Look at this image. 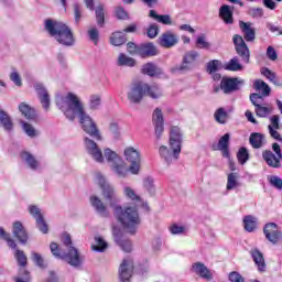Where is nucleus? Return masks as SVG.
Returning <instances> with one entry per match:
<instances>
[{
    "label": "nucleus",
    "mask_w": 282,
    "mask_h": 282,
    "mask_svg": "<svg viewBox=\"0 0 282 282\" xmlns=\"http://www.w3.org/2000/svg\"><path fill=\"white\" fill-rule=\"evenodd\" d=\"M170 148L171 150L166 145H162L159 149V153L167 166L175 160H180V153H182V132L177 127H173L170 131Z\"/></svg>",
    "instance_id": "obj_4"
},
{
    "label": "nucleus",
    "mask_w": 282,
    "mask_h": 282,
    "mask_svg": "<svg viewBox=\"0 0 282 282\" xmlns=\"http://www.w3.org/2000/svg\"><path fill=\"white\" fill-rule=\"evenodd\" d=\"M239 28L243 34L245 41H247L248 43H252V41L257 39V32L254 28H252V23L240 21Z\"/></svg>",
    "instance_id": "obj_20"
},
{
    "label": "nucleus",
    "mask_w": 282,
    "mask_h": 282,
    "mask_svg": "<svg viewBox=\"0 0 282 282\" xmlns=\"http://www.w3.org/2000/svg\"><path fill=\"white\" fill-rule=\"evenodd\" d=\"M180 42V37L173 31H165L160 37L159 43L165 50H171L175 47V44Z\"/></svg>",
    "instance_id": "obj_15"
},
{
    "label": "nucleus",
    "mask_w": 282,
    "mask_h": 282,
    "mask_svg": "<svg viewBox=\"0 0 282 282\" xmlns=\"http://www.w3.org/2000/svg\"><path fill=\"white\" fill-rule=\"evenodd\" d=\"M196 47L198 50H210V44L208 41H206V36L205 35H200L197 37L196 40Z\"/></svg>",
    "instance_id": "obj_50"
},
{
    "label": "nucleus",
    "mask_w": 282,
    "mask_h": 282,
    "mask_svg": "<svg viewBox=\"0 0 282 282\" xmlns=\"http://www.w3.org/2000/svg\"><path fill=\"white\" fill-rule=\"evenodd\" d=\"M14 257H15L19 265H21V268H25L28 265V256H25V252L17 249Z\"/></svg>",
    "instance_id": "obj_48"
},
{
    "label": "nucleus",
    "mask_w": 282,
    "mask_h": 282,
    "mask_svg": "<svg viewBox=\"0 0 282 282\" xmlns=\"http://www.w3.org/2000/svg\"><path fill=\"white\" fill-rule=\"evenodd\" d=\"M243 227L247 232H254L257 230V218L252 215L245 216Z\"/></svg>",
    "instance_id": "obj_33"
},
{
    "label": "nucleus",
    "mask_w": 282,
    "mask_h": 282,
    "mask_svg": "<svg viewBox=\"0 0 282 282\" xmlns=\"http://www.w3.org/2000/svg\"><path fill=\"white\" fill-rule=\"evenodd\" d=\"M45 30L51 36H54V39L57 40V43L66 46L74 45V34L72 33V30L65 25V23L54 20H46Z\"/></svg>",
    "instance_id": "obj_6"
},
{
    "label": "nucleus",
    "mask_w": 282,
    "mask_h": 282,
    "mask_svg": "<svg viewBox=\"0 0 282 282\" xmlns=\"http://www.w3.org/2000/svg\"><path fill=\"white\" fill-rule=\"evenodd\" d=\"M243 85H246V82L238 77H223L220 80V89L224 94L239 91Z\"/></svg>",
    "instance_id": "obj_10"
},
{
    "label": "nucleus",
    "mask_w": 282,
    "mask_h": 282,
    "mask_svg": "<svg viewBox=\"0 0 282 282\" xmlns=\"http://www.w3.org/2000/svg\"><path fill=\"white\" fill-rule=\"evenodd\" d=\"M232 41L238 56L242 58L243 63H250V48H248V44L243 41V36L235 34Z\"/></svg>",
    "instance_id": "obj_11"
},
{
    "label": "nucleus",
    "mask_w": 282,
    "mask_h": 282,
    "mask_svg": "<svg viewBox=\"0 0 282 282\" xmlns=\"http://www.w3.org/2000/svg\"><path fill=\"white\" fill-rule=\"evenodd\" d=\"M35 90L37 91L40 102L43 109H50V94L43 84H35Z\"/></svg>",
    "instance_id": "obj_23"
},
{
    "label": "nucleus",
    "mask_w": 282,
    "mask_h": 282,
    "mask_svg": "<svg viewBox=\"0 0 282 282\" xmlns=\"http://www.w3.org/2000/svg\"><path fill=\"white\" fill-rule=\"evenodd\" d=\"M123 195L127 199H130V202L134 203V206H138V204H142V197L135 193V189L130 186L123 187Z\"/></svg>",
    "instance_id": "obj_28"
},
{
    "label": "nucleus",
    "mask_w": 282,
    "mask_h": 282,
    "mask_svg": "<svg viewBox=\"0 0 282 282\" xmlns=\"http://www.w3.org/2000/svg\"><path fill=\"white\" fill-rule=\"evenodd\" d=\"M152 122L155 128L156 138H161L162 133H164V117L162 116V110L160 108L154 110Z\"/></svg>",
    "instance_id": "obj_18"
},
{
    "label": "nucleus",
    "mask_w": 282,
    "mask_h": 282,
    "mask_svg": "<svg viewBox=\"0 0 282 282\" xmlns=\"http://www.w3.org/2000/svg\"><path fill=\"white\" fill-rule=\"evenodd\" d=\"M143 188H145L150 195L155 193V184L151 176H148L143 180Z\"/></svg>",
    "instance_id": "obj_49"
},
{
    "label": "nucleus",
    "mask_w": 282,
    "mask_h": 282,
    "mask_svg": "<svg viewBox=\"0 0 282 282\" xmlns=\"http://www.w3.org/2000/svg\"><path fill=\"white\" fill-rule=\"evenodd\" d=\"M198 56H199V53H197V51H191V52L186 53V55L184 56V64L191 65V64L195 63V61H197Z\"/></svg>",
    "instance_id": "obj_51"
},
{
    "label": "nucleus",
    "mask_w": 282,
    "mask_h": 282,
    "mask_svg": "<svg viewBox=\"0 0 282 282\" xmlns=\"http://www.w3.org/2000/svg\"><path fill=\"white\" fill-rule=\"evenodd\" d=\"M19 111L26 120H34L36 118V111L25 102L19 105Z\"/></svg>",
    "instance_id": "obj_30"
},
{
    "label": "nucleus",
    "mask_w": 282,
    "mask_h": 282,
    "mask_svg": "<svg viewBox=\"0 0 282 282\" xmlns=\"http://www.w3.org/2000/svg\"><path fill=\"white\" fill-rule=\"evenodd\" d=\"M30 213L33 215L34 219L36 220V226L41 232L44 235H47L48 228L47 223H45V219L43 218V215L41 214V209L36 206L29 207Z\"/></svg>",
    "instance_id": "obj_17"
},
{
    "label": "nucleus",
    "mask_w": 282,
    "mask_h": 282,
    "mask_svg": "<svg viewBox=\"0 0 282 282\" xmlns=\"http://www.w3.org/2000/svg\"><path fill=\"white\" fill-rule=\"evenodd\" d=\"M113 215L121 223L123 230L130 235H135L138 226H140V214L138 213V205L133 206H118L113 209Z\"/></svg>",
    "instance_id": "obj_2"
},
{
    "label": "nucleus",
    "mask_w": 282,
    "mask_h": 282,
    "mask_svg": "<svg viewBox=\"0 0 282 282\" xmlns=\"http://www.w3.org/2000/svg\"><path fill=\"white\" fill-rule=\"evenodd\" d=\"M20 158H21V160H23V162H26V164L33 171H36V169H39V161H36V159H34V156L32 154H30L29 152H22L20 154Z\"/></svg>",
    "instance_id": "obj_34"
},
{
    "label": "nucleus",
    "mask_w": 282,
    "mask_h": 282,
    "mask_svg": "<svg viewBox=\"0 0 282 282\" xmlns=\"http://www.w3.org/2000/svg\"><path fill=\"white\" fill-rule=\"evenodd\" d=\"M110 42L117 47L120 45H124V43H127V35H124V33L122 32H115L110 37Z\"/></svg>",
    "instance_id": "obj_38"
},
{
    "label": "nucleus",
    "mask_w": 282,
    "mask_h": 282,
    "mask_svg": "<svg viewBox=\"0 0 282 282\" xmlns=\"http://www.w3.org/2000/svg\"><path fill=\"white\" fill-rule=\"evenodd\" d=\"M0 122L2 127L6 129V131H12V119L6 111L0 110Z\"/></svg>",
    "instance_id": "obj_40"
},
{
    "label": "nucleus",
    "mask_w": 282,
    "mask_h": 282,
    "mask_svg": "<svg viewBox=\"0 0 282 282\" xmlns=\"http://www.w3.org/2000/svg\"><path fill=\"white\" fill-rule=\"evenodd\" d=\"M225 69L228 72H241L243 69V65L239 63V57H232L226 65Z\"/></svg>",
    "instance_id": "obj_36"
},
{
    "label": "nucleus",
    "mask_w": 282,
    "mask_h": 282,
    "mask_svg": "<svg viewBox=\"0 0 282 282\" xmlns=\"http://www.w3.org/2000/svg\"><path fill=\"white\" fill-rule=\"evenodd\" d=\"M88 36L90 41L95 43V45H98V36H99L98 29L91 28L90 30H88Z\"/></svg>",
    "instance_id": "obj_61"
},
{
    "label": "nucleus",
    "mask_w": 282,
    "mask_h": 282,
    "mask_svg": "<svg viewBox=\"0 0 282 282\" xmlns=\"http://www.w3.org/2000/svg\"><path fill=\"white\" fill-rule=\"evenodd\" d=\"M158 34H160V26L155 23L151 24L148 28V36L149 39H155V36H158Z\"/></svg>",
    "instance_id": "obj_56"
},
{
    "label": "nucleus",
    "mask_w": 282,
    "mask_h": 282,
    "mask_svg": "<svg viewBox=\"0 0 282 282\" xmlns=\"http://www.w3.org/2000/svg\"><path fill=\"white\" fill-rule=\"evenodd\" d=\"M214 118L216 122H219V124H226L228 120V112H226V109L218 108L214 115Z\"/></svg>",
    "instance_id": "obj_44"
},
{
    "label": "nucleus",
    "mask_w": 282,
    "mask_h": 282,
    "mask_svg": "<svg viewBox=\"0 0 282 282\" xmlns=\"http://www.w3.org/2000/svg\"><path fill=\"white\" fill-rule=\"evenodd\" d=\"M86 151L89 155H91L93 160L96 162L102 163L105 162V158L102 156V151L98 148V144L94 142V140L89 138L84 139Z\"/></svg>",
    "instance_id": "obj_14"
},
{
    "label": "nucleus",
    "mask_w": 282,
    "mask_h": 282,
    "mask_svg": "<svg viewBox=\"0 0 282 282\" xmlns=\"http://www.w3.org/2000/svg\"><path fill=\"white\" fill-rule=\"evenodd\" d=\"M219 17H221L223 21L227 24L234 23L232 11H230V7L228 4L220 7Z\"/></svg>",
    "instance_id": "obj_32"
},
{
    "label": "nucleus",
    "mask_w": 282,
    "mask_h": 282,
    "mask_svg": "<svg viewBox=\"0 0 282 282\" xmlns=\"http://www.w3.org/2000/svg\"><path fill=\"white\" fill-rule=\"evenodd\" d=\"M57 107L64 111V115L68 120H74L76 116H78L83 131L88 133V135H91V138L102 140V135H100V130H98L96 121L85 112V107H83V102H80V99L76 95L68 93L65 99H57Z\"/></svg>",
    "instance_id": "obj_1"
},
{
    "label": "nucleus",
    "mask_w": 282,
    "mask_h": 282,
    "mask_svg": "<svg viewBox=\"0 0 282 282\" xmlns=\"http://www.w3.org/2000/svg\"><path fill=\"white\" fill-rule=\"evenodd\" d=\"M253 88L256 91H261V96H270V86H268L265 82L261 79H257L253 83Z\"/></svg>",
    "instance_id": "obj_39"
},
{
    "label": "nucleus",
    "mask_w": 282,
    "mask_h": 282,
    "mask_svg": "<svg viewBox=\"0 0 282 282\" xmlns=\"http://www.w3.org/2000/svg\"><path fill=\"white\" fill-rule=\"evenodd\" d=\"M239 175L237 173H229L227 176V191H232L239 186Z\"/></svg>",
    "instance_id": "obj_41"
},
{
    "label": "nucleus",
    "mask_w": 282,
    "mask_h": 282,
    "mask_svg": "<svg viewBox=\"0 0 282 282\" xmlns=\"http://www.w3.org/2000/svg\"><path fill=\"white\" fill-rule=\"evenodd\" d=\"M132 274H133V260L123 259L119 268V276L121 281L123 282L129 281Z\"/></svg>",
    "instance_id": "obj_16"
},
{
    "label": "nucleus",
    "mask_w": 282,
    "mask_h": 282,
    "mask_svg": "<svg viewBox=\"0 0 282 282\" xmlns=\"http://www.w3.org/2000/svg\"><path fill=\"white\" fill-rule=\"evenodd\" d=\"M220 62L218 59H213L207 64L208 74H215L219 69Z\"/></svg>",
    "instance_id": "obj_57"
},
{
    "label": "nucleus",
    "mask_w": 282,
    "mask_h": 282,
    "mask_svg": "<svg viewBox=\"0 0 282 282\" xmlns=\"http://www.w3.org/2000/svg\"><path fill=\"white\" fill-rule=\"evenodd\" d=\"M101 98L100 95H91L89 98V107L93 110L98 109L100 107Z\"/></svg>",
    "instance_id": "obj_52"
},
{
    "label": "nucleus",
    "mask_w": 282,
    "mask_h": 282,
    "mask_svg": "<svg viewBox=\"0 0 282 282\" xmlns=\"http://www.w3.org/2000/svg\"><path fill=\"white\" fill-rule=\"evenodd\" d=\"M117 65H119V67H134L135 59H133V57L124 55V53H121L118 57Z\"/></svg>",
    "instance_id": "obj_35"
},
{
    "label": "nucleus",
    "mask_w": 282,
    "mask_h": 282,
    "mask_svg": "<svg viewBox=\"0 0 282 282\" xmlns=\"http://www.w3.org/2000/svg\"><path fill=\"white\" fill-rule=\"evenodd\" d=\"M74 17H75V22L80 23V19H83V9L78 3L74 4Z\"/></svg>",
    "instance_id": "obj_60"
},
{
    "label": "nucleus",
    "mask_w": 282,
    "mask_h": 282,
    "mask_svg": "<svg viewBox=\"0 0 282 282\" xmlns=\"http://www.w3.org/2000/svg\"><path fill=\"white\" fill-rule=\"evenodd\" d=\"M262 160H264L265 164H268L271 169H281V156L274 154V152L270 150L262 151Z\"/></svg>",
    "instance_id": "obj_19"
},
{
    "label": "nucleus",
    "mask_w": 282,
    "mask_h": 282,
    "mask_svg": "<svg viewBox=\"0 0 282 282\" xmlns=\"http://www.w3.org/2000/svg\"><path fill=\"white\" fill-rule=\"evenodd\" d=\"M123 155L126 158V161L128 164H130L128 171L132 173V175H138L140 173V169L142 166V155L140 154V151H138L134 148H126L123 151Z\"/></svg>",
    "instance_id": "obj_9"
},
{
    "label": "nucleus",
    "mask_w": 282,
    "mask_h": 282,
    "mask_svg": "<svg viewBox=\"0 0 282 282\" xmlns=\"http://www.w3.org/2000/svg\"><path fill=\"white\" fill-rule=\"evenodd\" d=\"M93 250L95 252H105L107 250L108 245L102 237H95V243L91 246Z\"/></svg>",
    "instance_id": "obj_42"
},
{
    "label": "nucleus",
    "mask_w": 282,
    "mask_h": 282,
    "mask_svg": "<svg viewBox=\"0 0 282 282\" xmlns=\"http://www.w3.org/2000/svg\"><path fill=\"white\" fill-rule=\"evenodd\" d=\"M149 96V98L158 99L162 98V88L155 84L149 85L143 82L133 84L128 91V100L133 105H140L142 98Z\"/></svg>",
    "instance_id": "obj_3"
},
{
    "label": "nucleus",
    "mask_w": 282,
    "mask_h": 282,
    "mask_svg": "<svg viewBox=\"0 0 282 282\" xmlns=\"http://www.w3.org/2000/svg\"><path fill=\"white\" fill-rule=\"evenodd\" d=\"M271 124H269L268 129H280L279 122H280V117L279 115H273L270 118Z\"/></svg>",
    "instance_id": "obj_63"
},
{
    "label": "nucleus",
    "mask_w": 282,
    "mask_h": 282,
    "mask_svg": "<svg viewBox=\"0 0 282 282\" xmlns=\"http://www.w3.org/2000/svg\"><path fill=\"white\" fill-rule=\"evenodd\" d=\"M95 12L97 24L102 28V25H105V6L99 4Z\"/></svg>",
    "instance_id": "obj_46"
},
{
    "label": "nucleus",
    "mask_w": 282,
    "mask_h": 282,
    "mask_svg": "<svg viewBox=\"0 0 282 282\" xmlns=\"http://www.w3.org/2000/svg\"><path fill=\"white\" fill-rule=\"evenodd\" d=\"M90 204L93 208L100 215L101 217H109V210H107V206L98 196H90Z\"/></svg>",
    "instance_id": "obj_24"
},
{
    "label": "nucleus",
    "mask_w": 282,
    "mask_h": 282,
    "mask_svg": "<svg viewBox=\"0 0 282 282\" xmlns=\"http://www.w3.org/2000/svg\"><path fill=\"white\" fill-rule=\"evenodd\" d=\"M261 98H262V96L257 93H253L250 95V100H251L253 107H256L254 112L258 116V118H268V116H270V113H272L273 108H272V106L265 107V106H262L261 104H259Z\"/></svg>",
    "instance_id": "obj_13"
},
{
    "label": "nucleus",
    "mask_w": 282,
    "mask_h": 282,
    "mask_svg": "<svg viewBox=\"0 0 282 282\" xmlns=\"http://www.w3.org/2000/svg\"><path fill=\"white\" fill-rule=\"evenodd\" d=\"M171 235H184L186 232V227L173 224L169 227Z\"/></svg>",
    "instance_id": "obj_54"
},
{
    "label": "nucleus",
    "mask_w": 282,
    "mask_h": 282,
    "mask_svg": "<svg viewBox=\"0 0 282 282\" xmlns=\"http://www.w3.org/2000/svg\"><path fill=\"white\" fill-rule=\"evenodd\" d=\"M192 270H194L195 274L202 276V279H205L206 281H213V272H210V270H208V268L204 263H194L192 265Z\"/></svg>",
    "instance_id": "obj_22"
},
{
    "label": "nucleus",
    "mask_w": 282,
    "mask_h": 282,
    "mask_svg": "<svg viewBox=\"0 0 282 282\" xmlns=\"http://www.w3.org/2000/svg\"><path fill=\"white\" fill-rule=\"evenodd\" d=\"M250 254L259 272H265V259L263 258V253L259 249H252Z\"/></svg>",
    "instance_id": "obj_27"
},
{
    "label": "nucleus",
    "mask_w": 282,
    "mask_h": 282,
    "mask_svg": "<svg viewBox=\"0 0 282 282\" xmlns=\"http://www.w3.org/2000/svg\"><path fill=\"white\" fill-rule=\"evenodd\" d=\"M62 243L67 247L68 252L61 253L58 245L56 242H52L50 246L52 254H54V257H57V259H63V261H66V263L73 265V268H78V265L83 263V258H80L78 249L72 247V236H69V234H63Z\"/></svg>",
    "instance_id": "obj_5"
},
{
    "label": "nucleus",
    "mask_w": 282,
    "mask_h": 282,
    "mask_svg": "<svg viewBox=\"0 0 282 282\" xmlns=\"http://www.w3.org/2000/svg\"><path fill=\"white\" fill-rule=\"evenodd\" d=\"M269 184L273 186V188H278V191H282V180L276 175L269 176Z\"/></svg>",
    "instance_id": "obj_53"
},
{
    "label": "nucleus",
    "mask_w": 282,
    "mask_h": 282,
    "mask_svg": "<svg viewBox=\"0 0 282 282\" xmlns=\"http://www.w3.org/2000/svg\"><path fill=\"white\" fill-rule=\"evenodd\" d=\"M22 127L26 135H29L30 138H34L36 135V130L32 124L22 121Z\"/></svg>",
    "instance_id": "obj_58"
},
{
    "label": "nucleus",
    "mask_w": 282,
    "mask_h": 282,
    "mask_svg": "<svg viewBox=\"0 0 282 282\" xmlns=\"http://www.w3.org/2000/svg\"><path fill=\"white\" fill-rule=\"evenodd\" d=\"M97 180H98V184L102 191L104 199H106V202H108V205L110 206V208H113V210H116V208H118L120 206L119 205L120 197L116 193V188H113L111 186V184L107 183V181L105 180V176H102L100 174L97 175Z\"/></svg>",
    "instance_id": "obj_8"
},
{
    "label": "nucleus",
    "mask_w": 282,
    "mask_h": 282,
    "mask_svg": "<svg viewBox=\"0 0 282 282\" xmlns=\"http://www.w3.org/2000/svg\"><path fill=\"white\" fill-rule=\"evenodd\" d=\"M267 57L269 58V61H276V58H279V54H276V50H274V47L268 46Z\"/></svg>",
    "instance_id": "obj_64"
},
{
    "label": "nucleus",
    "mask_w": 282,
    "mask_h": 282,
    "mask_svg": "<svg viewBox=\"0 0 282 282\" xmlns=\"http://www.w3.org/2000/svg\"><path fill=\"white\" fill-rule=\"evenodd\" d=\"M32 259L39 268H45V260H43V256L36 252H32Z\"/></svg>",
    "instance_id": "obj_59"
},
{
    "label": "nucleus",
    "mask_w": 282,
    "mask_h": 282,
    "mask_svg": "<svg viewBox=\"0 0 282 282\" xmlns=\"http://www.w3.org/2000/svg\"><path fill=\"white\" fill-rule=\"evenodd\" d=\"M228 147H230V133H226L219 139L217 148H214V151H218L220 149H228Z\"/></svg>",
    "instance_id": "obj_47"
},
{
    "label": "nucleus",
    "mask_w": 282,
    "mask_h": 282,
    "mask_svg": "<svg viewBox=\"0 0 282 282\" xmlns=\"http://www.w3.org/2000/svg\"><path fill=\"white\" fill-rule=\"evenodd\" d=\"M265 134L252 132L249 137V144H251L252 149H262V147H265Z\"/></svg>",
    "instance_id": "obj_25"
},
{
    "label": "nucleus",
    "mask_w": 282,
    "mask_h": 282,
    "mask_svg": "<svg viewBox=\"0 0 282 282\" xmlns=\"http://www.w3.org/2000/svg\"><path fill=\"white\" fill-rule=\"evenodd\" d=\"M13 235L20 243H28V231L20 221L13 224Z\"/></svg>",
    "instance_id": "obj_26"
},
{
    "label": "nucleus",
    "mask_w": 282,
    "mask_h": 282,
    "mask_svg": "<svg viewBox=\"0 0 282 282\" xmlns=\"http://www.w3.org/2000/svg\"><path fill=\"white\" fill-rule=\"evenodd\" d=\"M113 236L117 243L120 246L123 252H131V250L133 249V246L131 245V240H121L120 236H118V232H116V229H113Z\"/></svg>",
    "instance_id": "obj_37"
},
{
    "label": "nucleus",
    "mask_w": 282,
    "mask_h": 282,
    "mask_svg": "<svg viewBox=\"0 0 282 282\" xmlns=\"http://www.w3.org/2000/svg\"><path fill=\"white\" fill-rule=\"evenodd\" d=\"M135 54L141 56V58H149L151 56H158V47H155V45H153V43L141 44L137 48Z\"/></svg>",
    "instance_id": "obj_21"
},
{
    "label": "nucleus",
    "mask_w": 282,
    "mask_h": 282,
    "mask_svg": "<svg viewBox=\"0 0 282 282\" xmlns=\"http://www.w3.org/2000/svg\"><path fill=\"white\" fill-rule=\"evenodd\" d=\"M261 74H262V76L268 78V80H270V83H273V85H279V77H276V73L270 70V68H268V67L261 68Z\"/></svg>",
    "instance_id": "obj_43"
},
{
    "label": "nucleus",
    "mask_w": 282,
    "mask_h": 282,
    "mask_svg": "<svg viewBox=\"0 0 282 282\" xmlns=\"http://www.w3.org/2000/svg\"><path fill=\"white\" fill-rule=\"evenodd\" d=\"M265 239L276 246L279 241H282V232L279 230V226L274 223H268L263 227Z\"/></svg>",
    "instance_id": "obj_12"
},
{
    "label": "nucleus",
    "mask_w": 282,
    "mask_h": 282,
    "mask_svg": "<svg viewBox=\"0 0 282 282\" xmlns=\"http://www.w3.org/2000/svg\"><path fill=\"white\" fill-rule=\"evenodd\" d=\"M229 281L230 282H246L243 276L241 274H239V272H237V271H232L229 273Z\"/></svg>",
    "instance_id": "obj_62"
},
{
    "label": "nucleus",
    "mask_w": 282,
    "mask_h": 282,
    "mask_svg": "<svg viewBox=\"0 0 282 282\" xmlns=\"http://www.w3.org/2000/svg\"><path fill=\"white\" fill-rule=\"evenodd\" d=\"M115 14H116L117 19H119L121 21H127L129 19V13H127L122 7H117L115 9Z\"/></svg>",
    "instance_id": "obj_55"
},
{
    "label": "nucleus",
    "mask_w": 282,
    "mask_h": 282,
    "mask_svg": "<svg viewBox=\"0 0 282 282\" xmlns=\"http://www.w3.org/2000/svg\"><path fill=\"white\" fill-rule=\"evenodd\" d=\"M105 158L112 169L113 173L118 177H126L129 174V169H127V163L124 160L118 155V153L111 151V149L105 150Z\"/></svg>",
    "instance_id": "obj_7"
},
{
    "label": "nucleus",
    "mask_w": 282,
    "mask_h": 282,
    "mask_svg": "<svg viewBox=\"0 0 282 282\" xmlns=\"http://www.w3.org/2000/svg\"><path fill=\"white\" fill-rule=\"evenodd\" d=\"M237 160L239 164H246V162L250 160V153L248 152V149L240 148L239 151L237 152Z\"/></svg>",
    "instance_id": "obj_45"
},
{
    "label": "nucleus",
    "mask_w": 282,
    "mask_h": 282,
    "mask_svg": "<svg viewBox=\"0 0 282 282\" xmlns=\"http://www.w3.org/2000/svg\"><path fill=\"white\" fill-rule=\"evenodd\" d=\"M142 74H147V76H160L162 74V69L156 67L153 63H147L142 66Z\"/></svg>",
    "instance_id": "obj_31"
},
{
    "label": "nucleus",
    "mask_w": 282,
    "mask_h": 282,
    "mask_svg": "<svg viewBox=\"0 0 282 282\" xmlns=\"http://www.w3.org/2000/svg\"><path fill=\"white\" fill-rule=\"evenodd\" d=\"M149 17L154 19V21H158V23H162L163 25H173V20L169 14L160 15L158 12H155V10H150Z\"/></svg>",
    "instance_id": "obj_29"
}]
</instances>
